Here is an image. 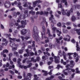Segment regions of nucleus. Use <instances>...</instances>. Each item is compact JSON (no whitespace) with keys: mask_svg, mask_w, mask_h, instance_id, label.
Masks as SVG:
<instances>
[{"mask_svg":"<svg viewBox=\"0 0 80 80\" xmlns=\"http://www.w3.org/2000/svg\"><path fill=\"white\" fill-rule=\"evenodd\" d=\"M26 20L22 21L21 23L22 24V25H18V27L17 28V29H19L20 28H24L25 27V25H27V22H26Z\"/></svg>","mask_w":80,"mask_h":80,"instance_id":"obj_4","label":"nucleus"},{"mask_svg":"<svg viewBox=\"0 0 80 80\" xmlns=\"http://www.w3.org/2000/svg\"><path fill=\"white\" fill-rule=\"evenodd\" d=\"M12 61L14 62H17V59L16 58H14L13 59Z\"/></svg>","mask_w":80,"mask_h":80,"instance_id":"obj_59","label":"nucleus"},{"mask_svg":"<svg viewBox=\"0 0 80 80\" xmlns=\"http://www.w3.org/2000/svg\"><path fill=\"white\" fill-rule=\"evenodd\" d=\"M77 15L78 16V17L80 16V13L79 11L77 12Z\"/></svg>","mask_w":80,"mask_h":80,"instance_id":"obj_61","label":"nucleus"},{"mask_svg":"<svg viewBox=\"0 0 80 80\" xmlns=\"http://www.w3.org/2000/svg\"><path fill=\"white\" fill-rule=\"evenodd\" d=\"M13 15L15 17H17V12H14L13 13Z\"/></svg>","mask_w":80,"mask_h":80,"instance_id":"obj_48","label":"nucleus"},{"mask_svg":"<svg viewBox=\"0 0 80 80\" xmlns=\"http://www.w3.org/2000/svg\"><path fill=\"white\" fill-rule=\"evenodd\" d=\"M76 32L77 34H78V35H80V31H79V30H77V29Z\"/></svg>","mask_w":80,"mask_h":80,"instance_id":"obj_46","label":"nucleus"},{"mask_svg":"<svg viewBox=\"0 0 80 80\" xmlns=\"http://www.w3.org/2000/svg\"><path fill=\"white\" fill-rule=\"evenodd\" d=\"M25 72H23V76L24 78V79H25V80H27V78H27V76L26 77H25Z\"/></svg>","mask_w":80,"mask_h":80,"instance_id":"obj_23","label":"nucleus"},{"mask_svg":"<svg viewBox=\"0 0 80 80\" xmlns=\"http://www.w3.org/2000/svg\"><path fill=\"white\" fill-rule=\"evenodd\" d=\"M23 1H25V2H23V4H24L23 5L24 7H28V5L27 4V0H22Z\"/></svg>","mask_w":80,"mask_h":80,"instance_id":"obj_24","label":"nucleus"},{"mask_svg":"<svg viewBox=\"0 0 80 80\" xmlns=\"http://www.w3.org/2000/svg\"><path fill=\"white\" fill-rule=\"evenodd\" d=\"M33 31L34 34L33 35V37L35 40L37 41L38 40V30H37V27L36 26H34L33 28Z\"/></svg>","mask_w":80,"mask_h":80,"instance_id":"obj_1","label":"nucleus"},{"mask_svg":"<svg viewBox=\"0 0 80 80\" xmlns=\"http://www.w3.org/2000/svg\"><path fill=\"white\" fill-rule=\"evenodd\" d=\"M28 48H30V49H33V48H32V47L30 45L28 46Z\"/></svg>","mask_w":80,"mask_h":80,"instance_id":"obj_64","label":"nucleus"},{"mask_svg":"<svg viewBox=\"0 0 80 80\" xmlns=\"http://www.w3.org/2000/svg\"><path fill=\"white\" fill-rule=\"evenodd\" d=\"M25 48V45H24V47L22 48V49L18 51V52L20 54H22V53H23V49H24V48Z\"/></svg>","mask_w":80,"mask_h":80,"instance_id":"obj_12","label":"nucleus"},{"mask_svg":"<svg viewBox=\"0 0 80 80\" xmlns=\"http://www.w3.org/2000/svg\"><path fill=\"white\" fill-rule=\"evenodd\" d=\"M44 4L45 5H47V6L49 5V3L48 2H47V1H45L44 2Z\"/></svg>","mask_w":80,"mask_h":80,"instance_id":"obj_53","label":"nucleus"},{"mask_svg":"<svg viewBox=\"0 0 80 80\" xmlns=\"http://www.w3.org/2000/svg\"><path fill=\"white\" fill-rule=\"evenodd\" d=\"M62 56V51L60 50L58 52V54L57 57H60Z\"/></svg>","mask_w":80,"mask_h":80,"instance_id":"obj_17","label":"nucleus"},{"mask_svg":"<svg viewBox=\"0 0 80 80\" xmlns=\"http://www.w3.org/2000/svg\"><path fill=\"white\" fill-rule=\"evenodd\" d=\"M24 13L26 14L27 15V16L28 17V10H26L24 12Z\"/></svg>","mask_w":80,"mask_h":80,"instance_id":"obj_41","label":"nucleus"},{"mask_svg":"<svg viewBox=\"0 0 80 80\" xmlns=\"http://www.w3.org/2000/svg\"><path fill=\"white\" fill-rule=\"evenodd\" d=\"M0 73L2 74V75L3 76L4 75V74H3V73H4V71H3V69H1L0 71Z\"/></svg>","mask_w":80,"mask_h":80,"instance_id":"obj_39","label":"nucleus"},{"mask_svg":"<svg viewBox=\"0 0 80 80\" xmlns=\"http://www.w3.org/2000/svg\"><path fill=\"white\" fill-rule=\"evenodd\" d=\"M71 67V66H70L69 64H68L66 66V67L67 68L65 70H70L71 69L69 67Z\"/></svg>","mask_w":80,"mask_h":80,"instance_id":"obj_15","label":"nucleus"},{"mask_svg":"<svg viewBox=\"0 0 80 80\" xmlns=\"http://www.w3.org/2000/svg\"><path fill=\"white\" fill-rule=\"evenodd\" d=\"M62 38H63V37H62V36H61L60 37H59L58 38H55L56 42L58 43L59 45L60 43V40H62Z\"/></svg>","mask_w":80,"mask_h":80,"instance_id":"obj_11","label":"nucleus"},{"mask_svg":"<svg viewBox=\"0 0 80 80\" xmlns=\"http://www.w3.org/2000/svg\"><path fill=\"white\" fill-rule=\"evenodd\" d=\"M73 57H74V58L76 59L75 62H77L78 61V54L76 52H74Z\"/></svg>","mask_w":80,"mask_h":80,"instance_id":"obj_8","label":"nucleus"},{"mask_svg":"<svg viewBox=\"0 0 80 80\" xmlns=\"http://www.w3.org/2000/svg\"><path fill=\"white\" fill-rule=\"evenodd\" d=\"M39 14L40 15H43V11L39 12Z\"/></svg>","mask_w":80,"mask_h":80,"instance_id":"obj_60","label":"nucleus"},{"mask_svg":"<svg viewBox=\"0 0 80 80\" xmlns=\"http://www.w3.org/2000/svg\"><path fill=\"white\" fill-rule=\"evenodd\" d=\"M67 70H66V69H65L63 71V73L65 75H68V73H67V72H66V71Z\"/></svg>","mask_w":80,"mask_h":80,"instance_id":"obj_36","label":"nucleus"},{"mask_svg":"<svg viewBox=\"0 0 80 80\" xmlns=\"http://www.w3.org/2000/svg\"><path fill=\"white\" fill-rule=\"evenodd\" d=\"M50 29L49 28H47V33L48 34L49 36V37H50V39H52L53 38V37H52V35L50 34Z\"/></svg>","mask_w":80,"mask_h":80,"instance_id":"obj_10","label":"nucleus"},{"mask_svg":"<svg viewBox=\"0 0 80 80\" xmlns=\"http://www.w3.org/2000/svg\"><path fill=\"white\" fill-rule=\"evenodd\" d=\"M1 29H4V26L2 24H1Z\"/></svg>","mask_w":80,"mask_h":80,"instance_id":"obj_63","label":"nucleus"},{"mask_svg":"<svg viewBox=\"0 0 80 80\" xmlns=\"http://www.w3.org/2000/svg\"><path fill=\"white\" fill-rule=\"evenodd\" d=\"M32 76V74L30 73H29L27 74V78H28V77H30V78H31Z\"/></svg>","mask_w":80,"mask_h":80,"instance_id":"obj_30","label":"nucleus"},{"mask_svg":"<svg viewBox=\"0 0 80 80\" xmlns=\"http://www.w3.org/2000/svg\"><path fill=\"white\" fill-rule=\"evenodd\" d=\"M32 65V63H30L28 65V66L27 68H30L31 66Z\"/></svg>","mask_w":80,"mask_h":80,"instance_id":"obj_58","label":"nucleus"},{"mask_svg":"<svg viewBox=\"0 0 80 80\" xmlns=\"http://www.w3.org/2000/svg\"><path fill=\"white\" fill-rule=\"evenodd\" d=\"M70 24H71V22H68L66 23V25L68 26H69V25H70Z\"/></svg>","mask_w":80,"mask_h":80,"instance_id":"obj_51","label":"nucleus"},{"mask_svg":"<svg viewBox=\"0 0 80 80\" xmlns=\"http://www.w3.org/2000/svg\"><path fill=\"white\" fill-rule=\"evenodd\" d=\"M9 42H10V47L13 48V47L15 46V43H14V42H13L11 40H9Z\"/></svg>","mask_w":80,"mask_h":80,"instance_id":"obj_16","label":"nucleus"},{"mask_svg":"<svg viewBox=\"0 0 80 80\" xmlns=\"http://www.w3.org/2000/svg\"><path fill=\"white\" fill-rule=\"evenodd\" d=\"M54 62L56 63H60V57L54 56Z\"/></svg>","mask_w":80,"mask_h":80,"instance_id":"obj_7","label":"nucleus"},{"mask_svg":"<svg viewBox=\"0 0 80 80\" xmlns=\"http://www.w3.org/2000/svg\"><path fill=\"white\" fill-rule=\"evenodd\" d=\"M42 32H41V35H42V39L43 38H47V37L45 36V32H46V29L45 27L44 26L42 27Z\"/></svg>","mask_w":80,"mask_h":80,"instance_id":"obj_2","label":"nucleus"},{"mask_svg":"<svg viewBox=\"0 0 80 80\" xmlns=\"http://www.w3.org/2000/svg\"><path fill=\"white\" fill-rule=\"evenodd\" d=\"M48 68L49 70H50V69H52V68H53V66H49L48 67Z\"/></svg>","mask_w":80,"mask_h":80,"instance_id":"obj_52","label":"nucleus"},{"mask_svg":"<svg viewBox=\"0 0 80 80\" xmlns=\"http://www.w3.org/2000/svg\"><path fill=\"white\" fill-rule=\"evenodd\" d=\"M54 78V76H51L50 77L48 78H49L50 80H51L52 79H53Z\"/></svg>","mask_w":80,"mask_h":80,"instance_id":"obj_42","label":"nucleus"},{"mask_svg":"<svg viewBox=\"0 0 80 80\" xmlns=\"http://www.w3.org/2000/svg\"><path fill=\"white\" fill-rule=\"evenodd\" d=\"M36 1L38 3H42L43 2V1L41 0H37Z\"/></svg>","mask_w":80,"mask_h":80,"instance_id":"obj_40","label":"nucleus"},{"mask_svg":"<svg viewBox=\"0 0 80 80\" xmlns=\"http://www.w3.org/2000/svg\"><path fill=\"white\" fill-rule=\"evenodd\" d=\"M75 20H76V18H75V17L74 16H72V22H74V21H75Z\"/></svg>","mask_w":80,"mask_h":80,"instance_id":"obj_33","label":"nucleus"},{"mask_svg":"<svg viewBox=\"0 0 80 80\" xmlns=\"http://www.w3.org/2000/svg\"><path fill=\"white\" fill-rule=\"evenodd\" d=\"M9 66H10V64H9V63L7 62L6 64H4L3 65V68H7V67H8Z\"/></svg>","mask_w":80,"mask_h":80,"instance_id":"obj_22","label":"nucleus"},{"mask_svg":"<svg viewBox=\"0 0 80 80\" xmlns=\"http://www.w3.org/2000/svg\"><path fill=\"white\" fill-rule=\"evenodd\" d=\"M21 33L22 35H25L27 33V30L25 29H23L21 31Z\"/></svg>","mask_w":80,"mask_h":80,"instance_id":"obj_9","label":"nucleus"},{"mask_svg":"<svg viewBox=\"0 0 80 80\" xmlns=\"http://www.w3.org/2000/svg\"><path fill=\"white\" fill-rule=\"evenodd\" d=\"M35 12L33 11V10L29 12V14H32V15H35Z\"/></svg>","mask_w":80,"mask_h":80,"instance_id":"obj_35","label":"nucleus"},{"mask_svg":"<svg viewBox=\"0 0 80 80\" xmlns=\"http://www.w3.org/2000/svg\"><path fill=\"white\" fill-rule=\"evenodd\" d=\"M16 10V9L15 8H12L10 10V11H14V10Z\"/></svg>","mask_w":80,"mask_h":80,"instance_id":"obj_57","label":"nucleus"},{"mask_svg":"<svg viewBox=\"0 0 80 80\" xmlns=\"http://www.w3.org/2000/svg\"><path fill=\"white\" fill-rule=\"evenodd\" d=\"M58 8H62H62H63V6H62V3H60L59 4L58 3Z\"/></svg>","mask_w":80,"mask_h":80,"instance_id":"obj_38","label":"nucleus"},{"mask_svg":"<svg viewBox=\"0 0 80 80\" xmlns=\"http://www.w3.org/2000/svg\"><path fill=\"white\" fill-rule=\"evenodd\" d=\"M19 67L20 68H24V69H27V66H25L24 65H20Z\"/></svg>","mask_w":80,"mask_h":80,"instance_id":"obj_31","label":"nucleus"},{"mask_svg":"<svg viewBox=\"0 0 80 80\" xmlns=\"http://www.w3.org/2000/svg\"><path fill=\"white\" fill-rule=\"evenodd\" d=\"M17 48H12V50L13 52H14V51H15L16 50H17Z\"/></svg>","mask_w":80,"mask_h":80,"instance_id":"obj_44","label":"nucleus"},{"mask_svg":"<svg viewBox=\"0 0 80 80\" xmlns=\"http://www.w3.org/2000/svg\"><path fill=\"white\" fill-rule=\"evenodd\" d=\"M57 25L58 27H61L62 26V24H61V23L59 22L57 23Z\"/></svg>","mask_w":80,"mask_h":80,"instance_id":"obj_47","label":"nucleus"},{"mask_svg":"<svg viewBox=\"0 0 80 80\" xmlns=\"http://www.w3.org/2000/svg\"><path fill=\"white\" fill-rule=\"evenodd\" d=\"M44 13L45 14V15H46V16H48V12L44 11Z\"/></svg>","mask_w":80,"mask_h":80,"instance_id":"obj_45","label":"nucleus"},{"mask_svg":"<svg viewBox=\"0 0 80 80\" xmlns=\"http://www.w3.org/2000/svg\"><path fill=\"white\" fill-rule=\"evenodd\" d=\"M71 67H73L74 65H75V64L73 63V61L71 60L70 61Z\"/></svg>","mask_w":80,"mask_h":80,"instance_id":"obj_21","label":"nucleus"},{"mask_svg":"<svg viewBox=\"0 0 80 80\" xmlns=\"http://www.w3.org/2000/svg\"><path fill=\"white\" fill-rule=\"evenodd\" d=\"M58 78H59V80H65V79H62V77L61 76H58Z\"/></svg>","mask_w":80,"mask_h":80,"instance_id":"obj_49","label":"nucleus"},{"mask_svg":"<svg viewBox=\"0 0 80 80\" xmlns=\"http://www.w3.org/2000/svg\"><path fill=\"white\" fill-rule=\"evenodd\" d=\"M43 53H44V55H45V56H46V55H48V56H50V53H48V52H43Z\"/></svg>","mask_w":80,"mask_h":80,"instance_id":"obj_34","label":"nucleus"},{"mask_svg":"<svg viewBox=\"0 0 80 80\" xmlns=\"http://www.w3.org/2000/svg\"><path fill=\"white\" fill-rule=\"evenodd\" d=\"M20 37L22 39V40H24L25 39V38L23 36H21Z\"/></svg>","mask_w":80,"mask_h":80,"instance_id":"obj_54","label":"nucleus"},{"mask_svg":"<svg viewBox=\"0 0 80 80\" xmlns=\"http://www.w3.org/2000/svg\"><path fill=\"white\" fill-rule=\"evenodd\" d=\"M9 39L10 40H11L12 41V40L13 42H15L16 41V38H12L10 37L9 38Z\"/></svg>","mask_w":80,"mask_h":80,"instance_id":"obj_29","label":"nucleus"},{"mask_svg":"<svg viewBox=\"0 0 80 80\" xmlns=\"http://www.w3.org/2000/svg\"><path fill=\"white\" fill-rule=\"evenodd\" d=\"M9 72H10V73H11V74H12V75H14V72H13V71L11 70H9Z\"/></svg>","mask_w":80,"mask_h":80,"instance_id":"obj_50","label":"nucleus"},{"mask_svg":"<svg viewBox=\"0 0 80 80\" xmlns=\"http://www.w3.org/2000/svg\"><path fill=\"white\" fill-rule=\"evenodd\" d=\"M37 2L36 1L33 2H32L33 3V6L35 8V7L37 6Z\"/></svg>","mask_w":80,"mask_h":80,"instance_id":"obj_26","label":"nucleus"},{"mask_svg":"<svg viewBox=\"0 0 80 80\" xmlns=\"http://www.w3.org/2000/svg\"><path fill=\"white\" fill-rule=\"evenodd\" d=\"M72 12H73V9L72 8H71L70 9V11H68V12L67 13V16L69 17V16L70 15V13Z\"/></svg>","mask_w":80,"mask_h":80,"instance_id":"obj_14","label":"nucleus"},{"mask_svg":"<svg viewBox=\"0 0 80 80\" xmlns=\"http://www.w3.org/2000/svg\"><path fill=\"white\" fill-rule=\"evenodd\" d=\"M49 20L52 23H53V24H55L56 23V21L55 20L54 18H53V15H51V17L49 18Z\"/></svg>","mask_w":80,"mask_h":80,"instance_id":"obj_5","label":"nucleus"},{"mask_svg":"<svg viewBox=\"0 0 80 80\" xmlns=\"http://www.w3.org/2000/svg\"><path fill=\"white\" fill-rule=\"evenodd\" d=\"M45 22L46 25V27H47V26H48V23L46 22L45 20L44 21H43L42 22H41V24L42 25H43V23H45Z\"/></svg>","mask_w":80,"mask_h":80,"instance_id":"obj_28","label":"nucleus"},{"mask_svg":"<svg viewBox=\"0 0 80 80\" xmlns=\"http://www.w3.org/2000/svg\"><path fill=\"white\" fill-rule=\"evenodd\" d=\"M5 35H6V37H9L11 36V34H5Z\"/></svg>","mask_w":80,"mask_h":80,"instance_id":"obj_55","label":"nucleus"},{"mask_svg":"<svg viewBox=\"0 0 80 80\" xmlns=\"http://www.w3.org/2000/svg\"><path fill=\"white\" fill-rule=\"evenodd\" d=\"M21 60H22V59H21L20 58H18V59L17 63L18 65H21V63L20 62L21 61Z\"/></svg>","mask_w":80,"mask_h":80,"instance_id":"obj_32","label":"nucleus"},{"mask_svg":"<svg viewBox=\"0 0 80 80\" xmlns=\"http://www.w3.org/2000/svg\"><path fill=\"white\" fill-rule=\"evenodd\" d=\"M67 37H68L69 38L68 39L67 38H63L64 40H65V41H67L68 42H69L70 40V37L68 35L67 36Z\"/></svg>","mask_w":80,"mask_h":80,"instance_id":"obj_20","label":"nucleus"},{"mask_svg":"<svg viewBox=\"0 0 80 80\" xmlns=\"http://www.w3.org/2000/svg\"><path fill=\"white\" fill-rule=\"evenodd\" d=\"M76 47L77 48L76 49V50L77 51H80V46L79 47V46H78V42H76Z\"/></svg>","mask_w":80,"mask_h":80,"instance_id":"obj_13","label":"nucleus"},{"mask_svg":"<svg viewBox=\"0 0 80 80\" xmlns=\"http://www.w3.org/2000/svg\"><path fill=\"white\" fill-rule=\"evenodd\" d=\"M60 68H63V66H62L59 64H58L57 67H56V68H57L58 70Z\"/></svg>","mask_w":80,"mask_h":80,"instance_id":"obj_25","label":"nucleus"},{"mask_svg":"<svg viewBox=\"0 0 80 80\" xmlns=\"http://www.w3.org/2000/svg\"><path fill=\"white\" fill-rule=\"evenodd\" d=\"M26 52H27V53L28 55H29V52H28V49H26Z\"/></svg>","mask_w":80,"mask_h":80,"instance_id":"obj_62","label":"nucleus"},{"mask_svg":"<svg viewBox=\"0 0 80 80\" xmlns=\"http://www.w3.org/2000/svg\"><path fill=\"white\" fill-rule=\"evenodd\" d=\"M61 2L62 3H65L64 4L66 6L68 5V3L67 2V0H61Z\"/></svg>","mask_w":80,"mask_h":80,"instance_id":"obj_18","label":"nucleus"},{"mask_svg":"<svg viewBox=\"0 0 80 80\" xmlns=\"http://www.w3.org/2000/svg\"><path fill=\"white\" fill-rule=\"evenodd\" d=\"M42 73H44L43 74V76H47V75H48V73H47V72L45 70H42Z\"/></svg>","mask_w":80,"mask_h":80,"instance_id":"obj_19","label":"nucleus"},{"mask_svg":"<svg viewBox=\"0 0 80 80\" xmlns=\"http://www.w3.org/2000/svg\"><path fill=\"white\" fill-rule=\"evenodd\" d=\"M10 5H11V3L9 1H6L5 2L4 6L6 8H10Z\"/></svg>","mask_w":80,"mask_h":80,"instance_id":"obj_6","label":"nucleus"},{"mask_svg":"<svg viewBox=\"0 0 80 80\" xmlns=\"http://www.w3.org/2000/svg\"><path fill=\"white\" fill-rule=\"evenodd\" d=\"M52 33H55V31L58 37H60V35L62 34V32L59 31V30L57 29V28L56 27L53 28H52Z\"/></svg>","mask_w":80,"mask_h":80,"instance_id":"obj_3","label":"nucleus"},{"mask_svg":"<svg viewBox=\"0 0 80 80\" xmlns=\"http://www.w3.org/2000/svg\"><path fill=\"white\" fill-rule=\"evenodd\" d=\"M71 42H72L73 43H75V39H72L71 40Z\"/></svg>","mask_w":80,"mask_h":80,"instance_id":"obj_56","label":"nucleus"},{"mask_svg":"<svg viewBox=\"0 0 80 80\" xmlns=\"http://www.w3.org/2000/svg\"><path fill=\"white\" fill-rule=\"evenodd\" d=\"M62 12V14L63 15H65L66 14V12L65 10L63 8H62L61 9Z\"/></svg>","mask_w":80,"mask_h":80,"instance_id":"obj_27","label":"nucleus"},{"mask_svg":"<svg viewBox=\"0 0 80 80\" xmlns=\"http://www.w3.org/2000/svg\"><path fill=\"white\" fill-rule=\"evenodd\" d=\"M3 52L4 53H8V50H7V49L4 50Z\"/></svg>","mask_w":80,"mask_h":80,"instance_id":"obj_43","label":"nucleus"},{"mask_svg":"<svg viewBox=\"0 0 80 80\" xmlns=\"http://www.w3.org/2000/svg\"><path fill=\"white\" fill-rule=\"evenodd\" d=\"M75 8H78V9H80V5H78V4H76V5H75Z\"/></svg>","mask_w":80,"mask_h":80,"instance_id":"obj_37","label":"nucleus"}]
</instances>
